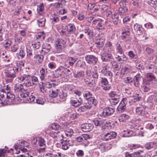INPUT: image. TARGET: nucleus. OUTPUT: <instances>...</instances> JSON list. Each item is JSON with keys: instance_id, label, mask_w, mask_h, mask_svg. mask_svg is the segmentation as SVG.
<instances>
[{"instance_id": "f257e3e1", "label": "nucleus", "mask_w": 157, "mask_h": 157, "mask_svg": "<svg viewBox=\"0 0 157 157\" xmlns=\"http://www.w3.org/2000/svg\"><path fill=\"white\" fill-rule=\"evenodd\" d=\"M20 64L18 63L17 65V67H14L13 69H8L5 70V76L7 77L10 78L8 80L10 82H12L13 79L17 76L19 70L21 69V67L20 66Z\"/></svg>"}, {"instance_id": "f03ea898", "label": "nucleus", "mask_w": 157, "mask_h": 157, "mask_svg": "<svg viewBox=\"0 0 157 157\" xmlns=\"http://www.w3.org/2000/svg\"><path fill=\"white\" fill-rule=\"evenodd\" d=\"M91 137L88 134H83L81 136L76 137L77 140L79 142H83L84 145L86 146L90 143Z\"/></svg>"}, {"instance_id": "7ed1b4c3", "label": "nucleus", "mask_w": 157, "mask_h": 157, "mask_svg": "<svg viewBox=\"0 0 157 157\" xmlns=\"http://www.w3.org/2000/svg\"><path fill=\"white\" fill-rule=\"evenodd\" d=\"M146 106L144 105H140V106L137 107L136 109V114L139 115L147 117L149 116V114L147 112L145 109Z\"/></svg>"}, {"instance_id": "20e7f679", "label": "nucleus", "mask_w": 157, "mask_h": 157, "mask_svg": "<svg viewBox=\"0 0 157 157\" xmlns=\"http://www.w3.org/2000/svg\"><path fill=\"white\" fill-rule=\"evenodd\" d=\"M128 103V100L126 98H122L121 101L117 108V110L119 113L123 112L126 109V105Z\"/></svg>"}, {"instance_id": "39448f33", "label": "nucleus", "mask_w": 157, "mask_h": 157, "mask_svg": "<svg viewBox=\"0 0 157 157\" xmlns=\"http://www.w3.org/2000/svg\"><path fill=\"white\" fill-rule=\"evenodd\" d=\"M66 43L65 41L61 39H57L55 41L56 48L58 52H61Z\"/></svg>"}, {"instance_id": "423d86ee", "label": "nucleus", "mask_w": 157, "mask_h": 157, "mask_svg": "<svg viewBox=\"0 0 157 157\" xmlns=\"http://www.w3.org/2000/svg\"><path fill=\"white\" fill-rule=\"evenodd\" d=\"M85 59L87 63L90 64H95L98 61V58L93 55H89L85 57Z\"/></svg>"}, {"instance_id": "0eeeda50", "label": "nucleus", "mask_w": 157, "mask_h": 157, "mask_svg": "<svg viewBox=\"0 0 157 157\" xmlns=\"http://www.w3.org/2000/svg\"><path fill=\"white\" fill-rule=\"evenodd\" d=\"M42 85H40L39 87L40 90L42 93H44L47 90L46 88H50L52 87V84L48 82H42Z\"/></svg>"}, {"instance_id": "6e6552de", "label": "nucleus", "mask_w": 157, "mask_h": 157, "mask_svg": "<svg viewBox=\"0 0 157 157\" xmlns=\"http://www.w3.org/2000/svg\"><path fill=\"white\" fill-rule=\"evenodd\" d=\"M81 128L84 132H89L93 128L94 126L91 123H85L81 125Z\"/></svg>"}, {"instance_id": "1a4fd4ad", "label": "nucleus", "mask_w": 157, "mask_h": 157, "mask_svg": "<svg viewBox=\"0 0 157 157\" xmlns=\"http://www.w3.org/2000/svg\"><path fill=\"white\" fill-rule=\"evenodd\" d=\"M51 48V47L50 44H45L43 45L42 49L40 52L41 54L45 55L50 52Z\"/></svg>"}, {"instance_id": "9d476101", "label": "nucleus", "mask_w": 157, "mask_h": 157, "mask_svg": "<svg viewBox=\"0 0 157 157\" xmlns=\"http://www.w3.org/2000/svg\"><path fill=\"white\" fill-rule=\"evenodd\" d=\"M114 111V108L107 107L104 109L102 113L104 116H109L113 114Z\"/></svg>"}, {"instance_id": "9b49d317", "label": "nucleus", "mask_w": 157, "mask_h": 157, "mask_svg": "<svg viewBox=\"0 0 157 157\" xmlns=\"http://www.w3.org/2000/svg\"><path fill=\"white\" fill-rule=\"evenodd\" d=\"M117 136V133L114 132H105L104 134V139L105 140L115 138Z\"/></svg>"}, {"instance_id": "f8f14e48", "label": "nucleus", "mask_w": 157, "mask_h": 157, "mask_svg": "<svg viewBox=\"0 0 157 157\" xmlns=\"http://www.w3.org/2000/svg\"><path fill=\"white\" fill-rule=\"evenodd\" d=\"M113 46L112 43L109 41H107L104 48V50L105 53L110 54L113 50Z\"/></svg>"}, {"instance_id": "ddd939ff", "label": "nucleus", "mask_w": 157, "mask_h": 157, "mask_svg": "<svg viewBox=\"0 0 157 157\" xmlns=\"http://www.w3.org/2000/svg\"><path fill=\"white\" fill-rule=\"evenodd\" d=\"M73 76L76 80H82L84 76V72L83 71L73 72Z\"/></svg>"}, {"instance_id": "4468645a", "label": "nucleus", "mask_w": 157, "mask_h": 157, "mask_svg": "<svg viewBox=\"0 0 157 157\" xmlns=\"http://www.w3.org/2000/svg\"><path fill=\"white\" fill-rule=\"evenodd\" d=\"M84 80L86 84L90 87L94 86L95 85V82L91 77H86L84 78Z\"/></svg>"}, {"instance_id": "2eb2a0df", "label": "nucleus", "mask_w": 157, "mask_h": 157, "mask_svg": "<svg viewBox=\"0 0 157 157\" xmlns=\"http://www.w3.org/2000/svg\"><path fill=\"white\" fill-rule=\"evenodd\" d=\"M80 100H78L77 99H72L70 101V103L72 105L75 107H78L80 106L82 102V99L81 98H79Z\"/></svg>"}, {"instance_id": "dca6fc26", "label": "nucleus", "mask_w": 157, "mask_h": 157, "mask_svg": "<svg viewBox=\"0 0 157 157\" xmlns=\"http://www.w3.org/2000/svg\"><path fill=\"white\" fill-rule=\"evenodd\" d=\"M130 34L129 31H128L123 32L121 36L122 39L124 40V41L126 42H129L130 40Z\"/></svg>"}, {"instance_id": "f3484780", "label": "nucleus", "mask_w": 157, "mask_h": 157, "mask_svg": "<svg viewBox=\"0 0 157 157\" xmlns=\"http://www.w3.org/2000/svg\"><path fill=\"white\" fill-rule=\"evenodd\" d=\"M51 136L55 139H59L61 141L63 138V136L59 131L51 133Z\"/></svg>"}, {"instance_id": "a211bd4d", "label": "nucleus", "mask_w": 157, "mask_h": 157, "mask_svg": "<svg viewBox=\"0 0 157 157\" xmlns=\"http://www.w3.org/2000/svg\"><path fill=\"white\" fill-rule=\"evenodd\" d=\"M101 82L103 85L105 86H107L106 87L104 86L103 87V89L105 90H109L110 88V86L108 84V82L107 78H101Z\"/></svg>"}, {"instance_id": "6ab92c4d", "label": "nucleus", "mask_w": 157, "mask_h": 157, "mask_svg": "<svg viewBox=\"0 0 157 157\" xmlns=\"http://www.w3.org/2000/svg\"><path fill=\"white\" fill-rule=\"evenodd\" d=\"M112 55L109 53L105 52L101 55V59L104 62L109 61L110 59L112 58Z\"/></svg>"}, {"instance_id": "aec40b11", "label": "nucleus", "mask_w": 157, "mask_h": 157, "mask_svg": "<svg viewBox=\"0 0 157 157\" xmlns=\"http://www.w3.org/2000/svg\"><path fill=\"white\" fill-rule=\"evenodd\" d=\"M121 94L116 91H111L109 94V97L113 99H119Z\"/></svg>"}, {"instance_id": "412c9836", "label": "nucleus", "mask_w": 157, "mask_h": 157, "mask_svg": "<svg viewBox=\"0 0 157 157\" xmlns=\"http://www.w3.org/2000/svg\"><path fill=\"white\" fill-rule=\"evenodd\" d=\"M31 76L30 75H27L24 84L25 86L27 87H29L32 86L33 83H32L31 80Z\"/></svg>"}, {"instance_id": "4be33fe9", "label": "nucleus", "mask_w": 157, "mask_h": 157, "mask_svg": "<svg viewBox=\"0 0 157 157\" xmlns=\"http://www.w3.org/2000/svg\"><path fill=\"white\" fill-rule=\"evenodd\" d=\"M112 67L114 70L119 71L121 67V63H117L116 61H113L111 62Z\"/></svg>"}, {"instance_id": "5701e85b", "label": "nucleus", "mask_w": 157, "mask_h": 157, "mask_svg": "<svg viewBox=\"0 0 157 157\" xmlns=\"http://www.w3.org/2000/svg\"><path fill=\"white\" fill-rule=\"evenodd\" d=\"M63 141H62L61 143L62 145V148L64 150H66L69 148V146H70L69 143V140H64L63 139Z\"/></svg>"}, {"instance_id": "b1692460", "label": "nucleus", "mask_w": 157, "mask_h": 157, "mask_svg": "<svg viewBox=\"0 0 157 157\" xmlns=\"http://www.w3.org/2000/svg\"><path fill=\"white\" fill-rule=\"evenodd\" d=\"M112 18L114 24L117 25L119 21V13H114L112 15Z\"/></svg>"}, {"instance_id": "393cba45", "label": "nucleus", "mask_w": 157, "mask_h": 157, "mask_svg": "<svg viewBox=\"0 0 157 157\" xmlns=\"http://www.w3.org/2000/svg\"><path fill=\"white\" fill-rule=\"evenodd\" d=\"M88 105H90L91 106V107L93 105L96 106L98 104V101L94 97L91 98L89 100L87 101Z\"/></svg>"}, {"instance_id": "a878e982", "label": "nucleus", "mask_w": 157, "mask_h": 157, "mask_svg": "<svg viewBox=\"0 0 157 157\" xmlns=\"http://www.w3.org/2000/svg\"><path fill=\"white\" fill-rule=\"evenodd\" d=\"M43 55L41 54L40 55H36L35 56L34 58L37 63H40L42 62L44 58Z\"/></svg>"}, {"instance_id": "bb28decb", "label": "nucleus", "mask_w": 157, "mask_h": 157, "mask_svg": "<svg viewBox=\"0 0 157 157\" xmlns=\"http://www.w3.org/2000/svg\"><path fill=\"white\" fill-rule=\"evenodd\" d=\"M105 40L103 38H100L98 40H97L95 41V43L97 45V46L99 48L102 47L104 44Z\"/></svg>"}, {"instance_id": "cd10ccee", "label": "nucleus", "mask_w": 157, "mask_h": 157, "mask_svg": "<svg viewBox=\"0 0 157 157\" xmlns=\"http://www.w3.org/2000/svg\"><path fill=\"white\" fill-rule=\"evenodd\" d=\"M131 71L130 66H125L123 67L121 70V73L123 75L127 74Z\"/></svg>"}, {"instance_id": "c85d7f7f", "label": "nucleus", "mask_w": 157, "mask_h": 157, "mask_svg": "<svg viewBox=\"0 0 157 157\" xmlns=\"http://www.w3.org/2000/svg\"><path fill=\"white\" fill-rule=\"evenodd\" d=\"M23 89V85L21 84H17L15 85L14 90L16 92H18L22 91Z\"/></svg>"}, {"instance_id": "c756f323", "label": "nucleus", "mask_w": 157, "mask_h": 157, "mask_svg": "<svg viewBox=\"0 0 157 157\" xmlns=\"http://www.w3.org/2000/svg\"><path fill=\"white\" fill-rule=\"evenodd\" d=\"M141 25H139L137 23L135 24L134 26V30L139 35H140L142 34V30L141 29Z\"/></svg>"}, {"instance_id": "7c9ffc66", "label": "nucleus", "mask_w": 157, "mask_h": 157, "mask_svg": "<svg viewBox=\"0 0 157 157\" xmlns=\"http://www.w3.org/2000/svg\"><path fill=\"white\" fill-rule=\"evenodd\" d=\"M142 152L141 150L134 152L132 154H130L128 152H126L125 153V157H137L138 155L140 154V152Z\"/></svg>"}, {"instance_id": "2f4dec72", "label": "nucleus", "mask_w": 157, "mask_h": 157, "mask_svg": "<svg viewBox=\"0 0 157 157\" xmlns=\"http://www.w3.org/2000/svg\"><path fill=\"white\" fill-rule=\"evenodd\" d=\"M47 70L42 68L40 70V78L42 80H44L47 73Z\"/></svg>"}, {"instance_id": "473e14b6", "label": "nucleus", "mask_w": 157, "mask_h": 157, "mask_svg": "<svg viewBox=\"0 0 157 157\" xmlns=\"http://www.w3.org/2000/svg\"><path fill=\"white\" fill-rule=\"evenodd\" d=\"M71 71L70 70L67 69H63L61 71H60V76L62 77L63 75L67 76L69 75L70 72Z\"/></svg>"}, {"instance_id": "72a5a7b5", "label": "nucleus", "mask_w": 157, "mask_h": 157, "mask_svg": "<svg viewBox=\"0 0 157 157\" xmlns=\"http://www.w3.org/2000/svg\"><path fill=\"white\" fill-rule=\"evenodd\" d=\"M59 90L58 89H56L55 88L53 89L52 90V93L49 95L50 97L51 98H55L58 96Z\"/></svg>"}, {"instance_id": "f704fd0d", "label": "nucleus", "mask_w": 157, "mask_h": 157, "mask_svg": "<svg viewBox=\"0 0 157 157\" xmlns=\"http://www.w3.org/2000/svg\"><path fill=\"white\" fill-rule=\"evenodd\" d=\"M30 91L29 90L27 89L25 90H24L23 91L21 92L20 96L21 97L25 98L28 97L29 95Z\"/></svg>"}, {"instance_id": "c9c22d12", "label": "nucleus", "mask_w": 157, "mask_h": 157, "mask_svg": "<svg viewBox=\"0 0 157 157\" xmlns=\"http://www.w3.org/2000/svg\"><path fill=\"white\" fill-rule=\"evenodd\" d=\"M44 10V5L43 3H40L37 6V11L40 15H41Z\"/></svg>"}, {"instance_id": "e433bc0d", "label": "nucleus", "mask_w": 157, "mask_h": 157, "mask_svg": "<svg viewBox=\"0 0 157 157\" xmlns=\"http://www.w3.org/2000/svg\"><path fill=\"white\" fill-rule=\"evenodd\" d=\"M116 49L117 52L121 54L123 52V49L121 46V42H117L116 44Z\"/></svg>"}, {"instance_id": "4c0bfd02", "label": "nucleus", "mask_w": 157, "mask_h": 157, "mask_svg": "<svg viewBox=\"0 0 157 157\" xmlns=\"http://www.w3.org/2000/svg\"><path fill=\"white\" fill-rule=\"evenodd\" d=\"M93 95L92 93L89 91L85 92L83 94V96L85 99L87 101L89 100L90 98L92 97Z\"/></svg>"}, {"instance_id": "58836bf2", "label": "nucleus", "mask_w": 157, "mask_h": 157, "mask_svg": "<svg viewBox=\"0 0 157 157\" xmlns=\"http://www.w3.org/2000/svg\"><path fill=\"white\" fill-rule=\"evenodd\" d=\"M91 108V105H86L85 106L79 108L78 111L80 112H83L86 111L87 109H90Z\"/></svg>"}, {"instance_id": "ea45409f", "label": "nucleus", "mask_w": 157, "mask_h": 157, "mask_svg": "<svg viewBox=\"0 0 157 157\" xmlns=\"http://www.w3.org/2000/svg\"><path fill=\"white\" fill-rule=\"evenodd\" d=\"M38 24L39 26L44 27L46 22V19L45 18L42 17L37 20Z\"/></svg>"}, {"instance_id": "a19ab883", "label": "nucleus", "mask_w": 157, "mask_h": 157, "mask_svg": "<svg viewBox=\"0 0 157 157\" xmlns=\"http://www.w3.org/2000/svg\"><path fill=\"white\" fill-rule=\"evenodd\" d=\"M106 8L107 7L105 6H102L101 8V10L104 11L106 10V15L107 17L112 16L113 14H112V11L109 10H107Z\"/></svg>"}, {"instance_id": "79ce46f5", "label": "nucleus", "mask_w": 157, "mask_h": 157, "mask_svg": "<svg viewBox=\"0 0 157 157\" xmlns=\"http://www.w3.org/2000/svg\"><path fill=\"white\" fill-rule=\"evenodd\" d=\"M77 58H74L72 57L68 56L67 57V60L69 61V65L72 66L75 62L77 60Z\"/></svg>"}, {"instance_id": "37998d69", "label": "nucleus", "mask_w": 157, "mask_h": 157, "mask_svg": "<svg viewBox=\"0 0 157 157\" xmlns=\"http://www.w3.org/2000/svg\"><path fill=\"white\" fill-rule=\"evenodd\" d=\"M65 135L67 136L71 137L73 134V130L70 128H66L65 131Z\"/></svg>"}, {"instance_id": "c03bdc74", "label": "nucleus", "mask_w": 157, "mask_h": 157, "mask_svg": "<svg viewBox=\"0 0 157 157\" xmlns=\"http://www.w3.org/2000/svg\"><path fill=\"white\" fill-rule=\"evenodd\" d=\"M6 97L7 98L9 99L8 100L9 101H10H10H13L15 99V97L14 94L7 92L6 94Z\"/></svg>"}, {"instance_id": "a18cd8bd", "label": "nucleus", "mask_w": 157, "mask_h": 157, "mask_svg": "<svg viewBox=\"0 0 157 157\" xmlns=\"http://www.w3.org/2000/svg\"><path fill=\"white\" fill-rule=\"evenodd\" d=\"M67 96V93L62 92V93H61L59 95L60 98V101H65L66 99V97Z\"/></svg>"}, {"instance_id": "49530a36", "label": "nucleus", "mask_w": 157, "mask_h": 157, "mask_svg": "<svg viewBox=\"0 0 157 157\" xmlns=\"http://www.w3.org/2000/svg\"><path fill=\"white\" fill-rule=\"evenodd\" d=\"M32 45L33 47L35 49H38L40 46V43L37 40H35L34 41H33Z\"/></svg>"}, {"instance_id": "de8ad7c7", "label": "nucleus", "mask_w": 157, "mask_h": 157, "mask_svg": "<svg viewBox=\"0 0 157 157\" xmlns=\"http://www.w3.org/2000/svg\"><path fill=\"white\" fill-rule=\"evenodd\" d=\"M38 143L40 147L45 146V141L41 137H39L38 138Z\"/></svg>"}, {"instance_id": "09e8293b", "label": "nucleus", "mask_w": 157, "mask_h": 157, "mask_svg": "<svg viewBox=\"0 0 157 157\" xmlns=\"http://www.w3.org/2000/svg\"><path fill=\"white\" fill-rule=\"evenodd\" d=\"M93 122L96 126H100L104 123H105L103 120H94Z\"/></svg>"}, {"instance_id": "8fccbe9b", "label": "nucleus", "mask_w": 157, "mask_h": 157, "mask_svg": "<svg viewBox=\"0 0 157 157\" xmlns=\"http://www.w3.org/2000/svg\"><path fill=\"white\" fill-rule=\"evenodd\" d=\"M147 80H149V82L151 83L152 82V80L155 79L154 75L152 74L151 73H148L147 75Z\"/></svg>"}, {"instance_id": "3c124183", "label": "nucleus", "mask_w": 157, "mask_h": 157, "mask_svg": "<svg viewBox=\"0 0 157 157\" xmlns=\"http://www.w3.org/2000/svg\"><path fill=\"white\" fill-rule=\"evenodd\" d=\"M97 27L99 29H105L104 24L102 22L101 19H100L97 25Z\"/></svg>"}, {"instance_id": "603ef678", "label": "nucleus", "mask_w": 157, "mask_h": 157, "mask_svg": "<svg viewBox=\"0 0 157 157\" xmlns=\"http://www.w3.org/2000/svg\"><path fill=\"white\" fill-rule=\"evenodd\" d=\"M69 27V32L71 33H73L75 31V27L74 25L70 24H68Z\"/></svg>"}, {"instance_id": "864d4df0", "label": "nucleus", "mask_w": 157, "mask_h": 157, "mask_svg": "<svg viewBox=\"0 0 157 157\" xmlns=\"http://www.w3.org/2000/svg\"><path fill=\"white\" fill-rule=\"evenodd\" d=\"M128 8L127 7H120L119 8V14H122L128 11Z\"/></svg>"}, {"instance_id": "5fc2aeb1", "label": "nucleus", "mask_w": 157, "mask_h": 157, "mask_svg": "<svg viewBox=\"0 0 157 157\" xmlns=\"http://www.w3.org/2000/svg\"><path fill=\"white\" fill-rule=\"evenodd\" d=\"M141 90L144 92H147L150 90V87L147 85H144L142 87Z\"/></svg>"}, {"instance_id": "6e6d98bb", "label": "nucleus", "mask_w": 157, "mask_h": 157, "mask_svg": "<svg viewBox=\"0 0 157 157\" xmlns=\"http://www.w3.org/2000/svg\"><path fill=\"white\" fill-rule=\"evenodd\" d=\"M45 101V100L44 98L40 97H39L36 99V103L39 104H43Z\"/></svg>"}, {"instance_id": "4d7b16f0", "label": "nucleus", "mask_w": 157, "mask_h": 157, "mask_svg": "<svg viewBox=\"0 0 157 157\" xmlns=\"http://www.w3.org/2000/svg\"><path fill=\"white\" fill-rule=\"evenodd\" d=\"M148 3L151 6L154 7L157 5V0H149Z\"/></svg>"}, {"instance_id": "13d9d810", "label": "nucleus", "mask_w": 157, "mask_h": 157, "mask_svg": "<svg viewBox=\"0 0 157 157\" xmlns=\"http://www.w3.org/2000/svg\"><path fill=\"white\" fill-rule=\"evenodd\" d=\"M129 118V116L126 115V114H123L119 118V120L121 121H124L125 119H128Z\"/></svg>"}, {"instance_id": "bf43d9fd", "label": "nucleus", "mask_w": 157, "mask_h": 157, "mask_svg": "<svg viewBox=\"0 0 157 157\" xmlns=\"http://www.w3.org/2000/svg\"><path fill=\"white\" fill-rule=\"evenodd\" d=\"M133 97L134 98V100L133 101L134 102H136L137 101H139L140 100L141 98V96H140V95L138 94H135L133 96Z\"/></svg>"}, {"instance_id": "052dcab7", "label": "nucleus", "mask_w": 157, "mask_h": 157, "mask_svg": "<svg viewBox=\"0 0 157 157\" xmlns=\"http://www.w3.org/2000/svg\"><path fill=\"white\" fill-rule=\"evenodd\" d=\"M27 75H24L23 76L18 77L17 78V80L19 82H21L24 80H25Z\"/></svg>"}, {"instance_id": "680f3d73", "label": "nucleus", "mask_w": 157, "mask_h": 157, "mask_svg": "<svg viewBox=\"0 0 157 157\" xmlns=\"http://www.w3.org/2000/svg\"><path fill=\"white\" fill-rule=\"evenodd\" d=\"M128 55L131 59H136L137 57V56L135 55L133 52L132 51H130L128 52Z\"/></svg>"}, {"instance_id": "e2e57ef3", "label": "nucleus", "mask_w": 157, "mask_h": 157, "mask_svg": "<svg viewBox=\"0 0 157 157\" xmlns=\"http://www.w3.org/2000/svg\"><path fill=\"white\" fill-rule=\"evenodd\" d=\"M31 80L33 85L36 84L38 82V79L35 76H31Z\"/></svg>"}, {"instance_id": "0e129e2a", "label": "nucleus", "mask_w": 157, "mask_h": 157, "mask_svg": "<svg viewBox=\"0 0 157 157\" xmlns=\"http://www.w3.org/2000/svg\"><path fill=\"white\" fill-rule=\"evenodd\" d=\"M125 132V133L124 134V136L125 137L130 136L133 133V131L130 130H127Z\"/></svg>"}, {"instance_id": "69168bd1", "label": "nucleus", "mask_w": 157, "mask_h": 157, "mask_svg": "<svg viewBox=\"0 0 157 157\" xmlns=\"http://www.w3.org/2000/svg\"><path fill=\"white\" fill-rule=\"evenodd\" d=\"M146 51L148 54L149 55L152 54L154 52V50L153 49L148 47L146 48Z\"/></svg>"}, {"instance_id": "338daca9", "label": "nucleus", "mask_w": 157, "mask_h": 157, "mask_svg": "<svg viewBox=\"0 0 157 157\" xmlns=\"http://www.w3.org/2000/svg\"><path fill=\"white\" fill-rule=\"evenodd\" d=\"M52 127L53 129L56 130H58L60 128V126L59 124L55 123L52 124Z\"/></svg>"}, {"instance_id": "774afa93", "label": "nucleus", "mask_w": 157, "mask_h": 157, "mask_svg": "<svg viewBox=\"0 0 157 157\" xmlns=\"http://www.w3.org/2000/svg\"><path fill=\"white\" fill-rule=\"evenodd\" d=\"M119 99H111L110 101L111 104L113 105H115L118 103L119 101Z\"/></svg>"}]
</instances>
